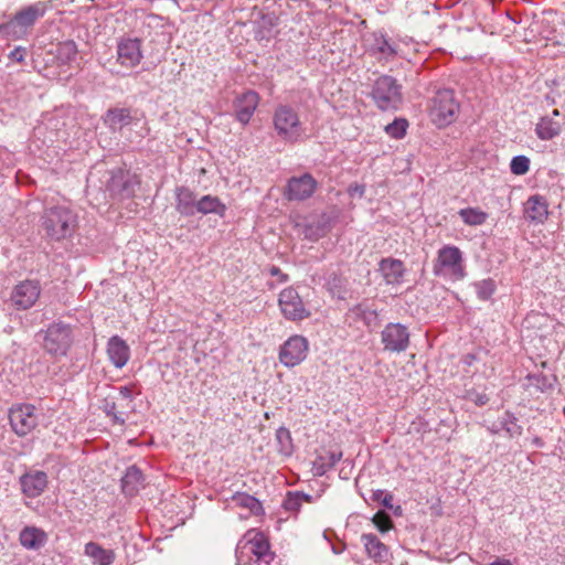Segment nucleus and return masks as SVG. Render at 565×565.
Masks as SVG:
<instances>
[{"label":"nucleus","mask_w":565,"mask_h":565,"mask_svg":"<svg viewBox=\"0 0 565 565\" xmlns=\"http://www.w3.org/2000/svg\"><path fill=\"white\" fill-rule=\"evenodd\" d=\"M237 565H280V558L271 551L267 536L248 530L236 545Z\"/></svg>","instance_id":"nucleus-1"},{"label":"nucleus","mask_w":565,"mask_h":565,"mask_svg":"<svg viewBox=\"0 0 565 565\" xmlns=\"http://www.w3.org/2000/svg\"><path fill=\"white\" fill-rule=\"evenodd\" d=\"M42 226L51 239L61 241L74 234L77 216L66 206H53L44 211Z\"/></svg>","instance_id":"nucleus-2"},{"label":"nucleus","mask_w":565,"mask_h":565,"mask_svg":"<svg viewBox=\"0 0 565 565\" xmlns=\"http://www.w3.org/2000/svg\"><path fill=\"white\" fill-rule=\"evenodd\" d=\"M433 274L448 281H458L466 276L462 252L454 245L438 249L433 263Z\"/></svg>","instance_id":"nucleus-3"},{"label":"nucleus","mask_w":565,"mask_h":565,"mask_svg":"<svg viewBox=\"0 0 565 565\" xmlns=\"http://www.w3.org/2000/svg\"><path fill=\"white\" fill-rule=\"evenodd\" d=\"M428 115L430 120L439 128L452 124L459 115V103L455 92L448 88L439 89L428 102Z\"/></svg>","instance_id":"nucleus-4"},{"label":"nucleus","mask_w":565,"mask_h":565,"mask_svg":"<svg viewBox=\"0 0 565 565\" xmlns=\"http://www.w3.org/2000/svg\"><path fill=\"white\" fill-rule=\"evenodd\" d=\"M277 135L286 142H297L305 135L298 110L289 105H279L273 116Z\"/></svg>","instance_id":"nucleus-5"},{"label":"nucleus","mask_w":565,"mask_h":565,"mask_svg":"<svg viewBox=\"0 0 565 565\" xmlns=\"http://www.w3.org/2000/svg\"><path fill=\"white\" fill-rule=\"evenodd\" d=\"M402 44H406L402 39L395 40L383 32H374L367 46V52L380 63L385 64L393 62L398 57H405Z\"/></svg>","instance_id":"nucleus-6"},{"label":"nucleus","mask_w":565,"mask_h":565,"mask_svg":"<svg viewBox=\"0 0 565 565\" xmlns=\"http://www.w3.org/2000/svg\"><path fill=\"white\" fill-rule=\"evenodd\" d=\"M372 97L382 110L397 109L402 103L401 85L392 76H381L374 83Z\"/></svg>","instance_id":"nucleus-7"},{"label":"nucleus","mask_w":565,"mask_h":565,"mask_svg":"<svg viewBox=\"0 0 565 565\" xmlns=\"http://www.w3.org/2000/svg\"><path fill=\"white\" fill-rule=\"evenodd\" d=\"M73 341L72 329L62 322L51 324L45 331L43 347L52 355H65Z\"/></svg>","instance_id":"nucleus-8"},{"label":"nucleus","mask_w":565,"mask_h":565,"mask_svg":"<svg viewBox=\"0 0 565 565\" xmlns=\"http://www.w3.org/2000/svg\"><path fill=\"white\" fill-rule=\"evenodd\" d=\"M308 351V340L302 335L295 334L280 347L279 361L287 367L297 366L307 358Z\"/></svg>","instance_id":"nucleus-9"},{"label":"nucleus","mask_w":565,"mask_h":565,"mask_svg":"<svg viewBox=\"0 0 565 565\" xmlns=\"http://www.w3.org/2000/svg\"><path fill=\"white\" fill-rule=\"evenodd\" d=\"M278 305L282 316L288 320H303L310 316L298 292L289 287L279 294Z\"/></svg>","instance_id":"nucleus-10"},{"label":"nucleus","mask_w":565,"mask_h":565,"mask_svg":"<svg viewBox=\"0 0 565 565\" xmlns=\"http://www.w3.org/2000/svg\"><path fill=\"white\" fill-rule=\"evenodd\" d=\"M10 425L19 436L30 434L38 425L35 407L30 404L13 406L9 413Z\"/></svg>","instance_id":"nucleus-11"},{"label":"nucleus","mask_w":565,"mask_h":565,"mask_svg":"<svg viewBox=\"0 0 565 565\" xmlns=\"http://www.w3.org/2000/svg\"><path fill=\"white\" fill-rule=\"evenodd\" d=\"M41 295V286L36 280H24L18 284L10 296V301L17 310H26L35 305Z\"/></svg>","instance_id":"nucleus-12"},{"label":"nucleus","mask_w":565,"mask_h":565,"mask_svg":"<svg viewBox=\"0 0 565 565\" xmlns=\"http://www.w3.org/2000/svg\"><path fill=\"white\" fill-rule=\"evenodd\" d=\"M381 341L384 350L397 353L403 352L409 345L408 329L401 323H388L381 332Z\"/></svg>","instance_id":"nucleus-13"},{"label":"nucleus","mask_w":565,"mask_h":565,"mask_svg":"<svg viewBox=\"0 0 565 565\" xmlns=\"http://www.w3.org/2000/svg\"><path fill=\"white\" fill-rule=\"evenodd\" d=\"M258 104L259 96L254 90H247L237 96L233 103L236 120L246 126L250 121Z\"/></svg>","instance_id":"nucleus-14"},{"label":"nucleus","mask_w":565,"mask_h":565,"mask_svg":"<svg viewBox=\"0 0 565 565\" xmlns=\"http://www.w3.org/2000/svg\"><path fill=\"white\" fill-rule=\"evenodd\" d=\"M142 58L141 42L138 39H122L117 45V61L121 66L132 68Z\"/></svg>","instance_id":"nucleus-15"},{"label":"nucleus","mask_w":565,"mask_h":565,"mask_svg":"<svg viewBox=\"0 0 565 565\" xmlns=\"http://www.w3.org/2000/svg\"><path fill=\"white\" fill-rule=\"evenodd\" d=\"M317 186L316 180L309 173L294 177L288 181L286 196L288 200H306L312 195Z\"/></svg>","instance_id":"nucleus-16"},{"label":"nucleus","mask_w":565,"mask_h":565,"mask_svg":"<svg viewBox=\"0 0 565 565\" xmlns=\"http://www.w3.org/2000/svg\"><path fill=\"white\" fill-rule=\"evenodd\" d=\"M347 320L350 324L362 322L364 327L372 331L379 326V313L376 309L363 302L349 309Z\"/></svg>","instance_id":"nucleus-17"},{"label":"nucleus","mask_w":565,"mask_h":565,"mask_svg":"<svg viewBox=\"0 0 565 565\" xmlns=\"http://www.w3.org/2000/svg\"><path fill=\"white\" fill-rule=\"evenodd\" d=\"M379 270L388 285H401L406 271L404 263L393 257L383 258L379 263Z\"/></svg>","instance_id":"nucleus-18"},{"label":"nucleus","mask_w":565,"mask_h":565,"mask_svg":"<svg viewBox=\"0 0 565 565\" xmlns=\"http://www.w3.org/2000/svg\"><path fill=\"white\" fill-rule=\"evenodd\" d=\"M50 2L39 1L33 3L21 11H19L10 23H13V28L20 26L26 29L34 24V22L43 17L49 8Z\"/></svg>","instance_id":"nucleus-19"},{"label":"nucleus","mask_w":565,"mask_h":565,"mask_svg":"<svg viewBox=\"0 0 565 565\" xmlns=\"http://www.w3.org/2000/svg\"><path fill=\"white\" fill-rule=\"evenodd\" d=\"M23 493L29 498H36L47 487V476L43 471H32L23 475L20 479Z\"/></svg>","instance_id":"nucleus-20"},{"label":"nucleus","mask_w":565,"mask_h":565,"mask_svg":"<svg viewBox=\"0 0 565 565\" xmlns=\"http://www.w3.org/2000/svg\"><path fill=\"white\" fill-rule=\"evenodd\" d=\"M107 355L115 367H124L130 356L128 344L118 335H114L107 343Z\"/></svg>","instance_id":"nucleus-21"},{"label":"nucleus","mask_w":565,"mask_h":565,"mask_svg":"<svg viewBox=\"0 0 565 565\" xmlns=\"http://www.w3.org/2000/svg\"><path fill=\"white\" fill-rule=\"evenodd\" d=\"M135 120H138L137 111H132L129 108L108 109L104 117L105 124L113 130H120Z\"/></svg>","instance_id":"nucleus-22"},{"label":"nucleus","mask_w":565,"mask_h":565,"mask_svg":"<svg viewBox=\"0 0 565 565\" xmlns=\"http://www.w3.org/2000/svg\"><path fill=\"white\" fill-rule=\"evenodd\" d=\"M19 541L24 548L38 551L46 544L47 534L44 530L30 525L21 530Z\"/></svg>","instance_id":"nucleus-23"},{"label":"nucleus","mask_w":565,"mask_h":565,"mask_svg":"<svg viewBox=\"0 0 565 565\" xmlns=\"http://www.w3.org/2000/svg\"><path fill=\"white\" fill-rule=\"evenodd\" d=\"M361 541L370 558L376 563L388 562L390 551L375 534H363Z\"/></svg>","instance_id":"nucleus-24"},{"label":"nucleus","mask_w":565,"mask_h":565,"mask_svg":"<svg viewBox=\"0 0 565 565\" xmlns=\"http://www.w3.org/2000/svg\"><path fill=\"white\" fill-rule=\"evenodd\" d=\"M559 111L554 109L552 116H545L536 124L535 132L541 140H551L562 131L563 124L556 119Z\"/></svg>","instance_id":"nucleus-25"},{"label":"nucleus","mask_w":565,"mask_h":565,"mask_svg":"<svg viewBox=\"0 0 565 565\" xmlns=\"http://www.w3.org/2000/svg\"><path fill=\"white\" fill-rule=\"evenodd\" d=\"M196 195L186 186L175 189V209L184 216H193L198 205Z\"/></svg>","instance_id":"nucleus-26"},{"label":"nucleus","mask_w":565,"mask_h":565,"mask_svg":"<svg viewBox=\"0 0 565 565\" xmlns=\"http://www.w3.org/2000/svg\"><path fill=\"white\" fill-rule=\"evenodd\" d=\"M524 214L526 218L542 223L548 214L546 200L540 195L530 196L524 204Z\"/></svg>","instance_id":"nucleus-27"},{"label":"nucleus","mask_w":565,"mask_h":565,"mask_svg":"<svg viewBox=\"0 0 565 565\" xmlns=\"http://www.w3.org/2000/svg\"><path fill=\"white\" fill-rule=\"evenodd\" d=\"M195 213L215 214L224 217L226 213V205L217 198L211 194L203 195L198 200Z\"/></svg>","instance_id":"nucleus-28"},{"label":"nucleus","mask_w":565,"mask_h":565,"mask_svg":"<svg viewBox=\"0 0 565 565\" xmlns=\"http://www.w3.org/2000/svg\"><path fill=\"white\" fill-rule=\"evenodd\" d=\"M143 487V476L139 468L131 466L121 479L122 491L127 495H135Z\"/></svg>","instance_id":"nucleus-29"},{"label":"nucleus","mask_w":565,"mask_h":565,"mask_svg":"<svg viewBox=\"0 0 565 565\" xmlns=\"http://www.w3.org/2000/svg\"><path fill=\"white\" fill-rule=\"evenodd\" d=\"M52 53L58 65H70L76 60L78 50L76 43L73 40H67L57 43L54 46Z\"/></svg>","instance_id":"nucleus-30"},{"label":"nucleus","mask_w":565,"mask_h":565,"mask_svg":"<svg viewBox=\"0 0 565 565\" xmlns=\"http://www.w3.org/2000/svg\"><path fill=\"white\" fill-rule=\"evenodd\" d=\"M85 555H87L95 565H111L115 561V553L106 550L95 542L85 545Z\"/></svg>","instance_id":"nucleus-31"},{"label":"nucleus","mask_w":565,"mask_h":565,"mask_svg":"<svg viewBox=\"0 0 565 565\" xmlns=\"http://www.w3.org/2000/svg\"><path fill=\"white\" fill-rule=\"evenodd\" d=\"M342 458V451H326L319 455L312 462V471L315 476H323L327 471L335 466Z\"/></svg>","instance_id":"nucleus-32"},{"label":"nucleus","mask_w":565,"mask_h":565,"mask_svg":"<svg viewBox=\"0 0 565 565\" xmlns=\"http://www.w3.org/2000/svg\"><path fill=\"white\" fill-rule=\"evenodd\" d=\"M232 503L237 508L246 509L249 514L258 515L263 512L260 502L247 493H236L232 498Z\"/></svg>","instance_id":"nucleus-33"},{"label":"nucleus","mask_w":565,"mask_h":565,"mask_svg":"<svg viewBox=\"0 0 565 565\" xmlns=\"http://www.w3.org/2000/svg\"><path fill=\"white\" fill-rule=\"evenodd\" d=\"M276 439L279 445V452L284 456H290L294 451V445L289 429L279 427L276 431Z\"/></svg>","instance_id":"nucleus-34"},{"label":"nucleus","mask_w":565,"mask_h":565,"mask_svg":"<svg viewBox=\"0 0 565 565\" xmlns=\"http://www.w3.org/2000/svg\"><path fill=\"white\" fill-rule=\"evenodd\" d=\"M462 221L468 225H481L487 218V214L479 209H462L459 211Z\"/></svg>","instance_id":"nucleus-35"},{"label":"nucleus","mask_w":565,"mask_h":565,"mask_svg":"<svg viewBox=\"0 0 565 565\" xmlns=\"http://www.w3.org/2000/svg\"><path fill=\"white\" fill-rule=\"evenodd\" d=\"M303 502H311L310 495L300 492H289L284 500V508L287 511L296 512Z\"/></svg>","instance_id":"nucleus-36"},{"label":"nucleus","mask_w":565,"mask_h":565,"mask_svg":"<svg viewBox=\"0 0 565 565\" xmlns=\"http://www.w3.org/2000/svg\"><path fill=\"white\" fill-rule=\"evenodd\" d=\"M408 121L405 118H396L393 122L385 126V132L394 138L401 139L406 135Z\"/></svg>","instance_id":"nucleus-37"},{"label":"nucleus","mask_w":565,"mask_h":565,"mask_svg":"<svg viewBox=\"0 0 565 565\" xmlns=\"http://www.w3.org/2000/svg\"><path fill=\"white\" fill-rule=\"evenodd\" d=\"M511 172L515 175H523L530 170V159L526 156L513 157L510 163Z\"/></svg>","instance_id":"nucleus-38"},{"label":"nucleus","mask_w":565,"mask_h":565,"mask_svg":"<svg viewBox=\"0 0 565 565\" xmlns=\"http://www.w3.org/2000/svg\"><path fill=\"white\" fill-rule=\"evenodd\" d=\"M526 381L527 387H534L537 392H545L547 388L552 387L551 381L545 375H529Z\"/></svg>","instance_id":"nucleus-39"},{"label":"nucleus","mask_w":565,"mask_h":565,"mask_svg":"<svg viewBox=\"0 0 565 565\" xmlns=\"http://www.w3.org/2000/svg\"><path fill=\"white\" fill-rule=\"evenodd\" d=\"M373 523L383 533L388 531L393 525L391 516L387 513H385L384 511H379L373 516Z\"/></svg>","instance_id":"nucleus-40"},{"label":"nucleus","mask_w":565,"mask_h":565,"mask_svg":"<svg viewBox=\"0 0 565 565\" xmlns=\"http://www.w3.org/2000/svg\"><path fill=\"white\" fill-rule=\"evenodd\" d=\"M476 288L478 297L482 300H488L494 292V284L490 279L479 282Z\"/></svg>","instance_id":"nucleus-41"},{"label":"nucleus","mask_w":565,"mask_h":565,"mask_svg":"<svg viewBox=\"0 0 565 565\" xmlns=\"http://www.w3.org/2000/svg\"><path fill=\"white\" fill-rule=\"evenodd\" d=\"M326 233H327V228L324 225H322V226L319 225L316 228L313 227V225H309L306 228L305 235L307 238H309L311 241H318L320 237L324 236Z\"/></svg>","instance_id":"nucleus-42"},{"label":"nucleus","mask_w":565,"mask_h":565,"mask_svg":"<svg viewBox=\"0 0 565 565\" xmlns=\"http://www.w3.org/2000/svg\"><path fill=\"white\" fill-rule=\"evenodd\" d=\"M104 409H105L106 414L108 416H111L115 422H117L119 424H124L125 423V418L116 413V404H115V402L106 399L105 401Z\"/></svg>","instance_id":"nucleus-43"},{"label":"nucleus","mask_w":565,"mask_h":565,"mask_svg":"<svg viewBox=\"0 0 565 565\" xmlns=\"http://www.w3.org/2000/svg\"><path fill=\"white\" fill-rule=\"evenodd\" d=\"M26 50L22 46H17L14 50H12L9 54V57L12 61H15L18 63H22L25 58Z\"/></svg>","instance_id":"nucleus-44"},{"label":"nucleus","mask_w":565,"mask_h":565,"mask_svg":"<svg viewBox=\"0 0 565 565\" xmlns=\"http://www.w3.org/2000/svg\"><path fill=\"white\" fill-rule=\"evenodd\" d=\"M348 191L351 196H355V195L363 196V194L365 192V186L362 184L354 183L349 186Z\"/></svg>","instance_id":"nucleus-45"},{"label":"nucleus","mask_w":565,"mask_h":565,"mask_svg":"<svg viewBox=\"0 0 565 565\" xmlns=\"http://www.w3.org/2000/svg\"><path fill=\"white\" fill-rule=\"evenodd\" d=\"M507 433L513 437L515 435L521 434V427L516 425L515 423L511 422L509 424H504Z\"/></svg>","instance_id":"nucleus-46"},{"label":"nucleus","mask_w":565,"mask_h":565,"mask_svg":"<svg viewBox=\"0 0 565 565\" xmlns=\"http://www.w3.org/2000/svg\"><path fill=\"white\" fill-rule=\"evenodd\" d=\"M269 274L273 276V277H278L279 278V281H286L287 280V275H285L279 267H276V266H271L269 268Z\"/></svg>","instance_id":"nucleus-47"},{"label":"nucleus","mask_w":565,"mask_h":565,"mask_svg":"<svg viewBox=\"0 0 565 565\" xmlns=\"http://www.w3.org/2000/svg\"><path fill=\"white\" fill-rule=\"evenodd\" d=\"M119 395L122 399H126L129 403L132 401V392L128 386H121L119 388Z\"/></svg>","instance_id":"nucleus-48"},{"label":"nucleus","mask_w":565,"mask_h":565,"mask_svg":"<svg viewBox=\"0 0 565 565\" xmlns=\"http://www.w3.org/2000/svg\"><path fill=\"white\" fill-rule=\"evenodd\" d=\"M381 502H382V504L385 508L392 509L393 508V497H392V494L384 493Z\"/></svg>","instance_id":"nucleus-49"},{"label":"nucleus","mask_w":565,"mask_h":565,"mask_svg":"<svg viewBox=\"0 0 565 565\" xmlns=\"http://www.w3.org/2000/svg\"><path fill=\"white\" fill-rule=\"evenodd\" d=\"M12 29H13V23H10V22L0 25V32L4 33L6 35H10Z\"/></svg>","instance_id":"nucleus-50"},{"label":"nucleus","mask_w":565,"mask_h":565,"mask_svg":"<svg viewBox=\"0 0 565 565\" xmlns=\"http://www.w3.org/2000/svg\"><path fill=\"white\" fill-rule=\"evenodd\" d=\"M384 495V491L382 490H377V491H374L373 494H372V499L374 501H382V498Z\"/></svg>","instance_id":"nucleus-51"},{"label":"nucleus","mask_w":565,"mask_h":565,"mask_svg":"<svg viewBox=\"0 0 565 565\" xmlns=\"http://www.w3.org/2000/svg\"><path fill=\"white\" fill-rule=\"evenodd\" d=\"M497 565H512L510 561L507 559H498L497 558Z\"/></svg>","instance_id":"nucleus-52"},{"label":"nucleus","mask_w":565,"mask_h":565,"mask_svg":"<svg viewBox=\"0 0 565 565\" xmlns=\"http://www.w3.org/2000/svg\"><path fill=\"white\" fill-rule=\"evenodd\" d=\"M504 19H505L507 21H509L510 23H512V24H514V23H515V21L510 17V14H509V12H508V11H505V12H504Z\"/></svg>","instance_id":"nucleus-53"},{"label":"nucleus","mask_w":565,"mask_h":565,"mask_svg":"<svg viewBox=\"0 0 565 565\" xmlns=\"http://www.w3.org/2000/svg\"><path fill=\"white\" fill-rule=\"evenodd\" d=\"M534 443H535L536 445H539V446L541 445V441H540V439H539V438H536V439L534 440Z\"/></svg>","instance_id":"nucleus-54"},{"label":"nucleus","mask_w":565,"mask_h":565,"mask_svg":"<svg viewBox=\"0 0 565 565\" xmlns=\"http://www.w3.org/2000/svg\"><path fill=\"white\" fill-rule=\"evenodd\" d=\"M489 565H494V563H493V562H490V563H489Z\"/></svg>","instance_id":"nucleus-55"}]
</instances>
